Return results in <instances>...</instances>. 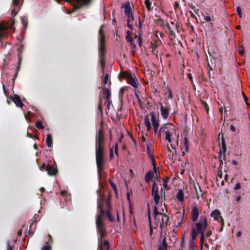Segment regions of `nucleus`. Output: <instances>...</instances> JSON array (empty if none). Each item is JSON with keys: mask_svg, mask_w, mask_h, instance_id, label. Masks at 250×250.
Instances as JSON below:
<instances>
[{"mask_svg": "<svg viewBox=\"0 0 250 250\" xmlns=\"http://www.w3.org/2000/svg\"><path fill=\"white\" fill-rule=\"evenodd\" d=\"M96 160L99 179H102V172L104 169V135L103 128L99 129L96 136Z\"/></svg>", "mask_w": 250, "mask_h": 250, "instance_id": "nucleus-1", "label": "nucleus"}, {"mask_svg": "<svg viewBox=\"0 0 250 250\" xmlns=\"http://www.w3.org/2000/svg\"><path fill=\"white\" fill-rule=\"evenodd\" d=\"M104 215H97L96 217V225L98 233L100 235L99 241H102L105 238L106 233L105 225L103 221V217Z\"/></svg>", "mask_w": 250, "mask_h": 250, "instance_id": "nucleus-2", "label": "nucleus"}, {"mask_svg": "<svg viewBox=\"0 0 250 250\" xmlns=\"http://www.w3.org/2000/svg\"><path fill=\"white\" fill-rule=\"evenodd\" d=\"M194 223V224L191 225V228H194L195 231L199 233L205 232L208 226V219L206 216L202 215L199 221Z\"/></svg>", "mask_w": 250, "mask_h": 250, "instance_id": "nucleus-3", "label": "nucleus"}, {"mask_svg": "<svg viewBox=\"0 0 250 250\" xmlns=\"http://www.w3.org/2000/svg\"><path fill=\"white\" fill-rule=\"evenodd\" d=\"M15 24V21L11 22L1 21L0 22V41L5 39L7 35L9 29H12Z\"/></svg>", "mask_w": 250, "mask_h": 250, "instance_id": "nucleus-4", "label": "nucleus"}, {"mask_svg": "<svg viewBox=\"0 0 250 250\" xmlns=\"http://www.w3.org/2000/svg\"><path fill=\"white\" fill-rule=\"evenodd\" d=\"M124 79H126L127 83L131 85L133 87H137L136 80L130 73L127 72L121 73L119 75V79L120 81H122Z\"/></svg>", "mask_w": 250, "mask_h": 250, "instance_id": "nucleus-5", "label": "nucleus"}, {"mask_svg": "<svg viewBox=\"0 0 250 250\" xmlns=\"http://www.w3.org/2000/svg\"><path fill=\"white\" fill-rule=\"evenodd\" d=\"M59 3L61 0H55ZM66 1L72 2L75 10L80 9L83 6L87 5L91 3L93 0H66Z\"/></svg>", "mask_w": 250, "mask_h": 250, "instance_id": "nucleus-6", "label": "nucleus"}, {"mask_svg": "<svg viewBox=\"0 0 250 250\" xmlns=\"http://www.w3.org/2000/svg\"><path fill=\"white\" fill-rule=\"evenodd\" d=\"M185 210L183 209V212L177 211L175 214L174 225L176 227L180 226L184 222Z\"/></svg>", "mask_w": 250, "mask_h": 250, "instance_id": "nucleus-7", "label": "nucleus"}, {"mask_svg": "<svg viewBox=\"0 0 250 250\" xmlns=\"http://www.w3.org/2000/svg\"><path fill=\"white\" fill-rule=\"evenodd\" d=\"M151 195L153 197L154 201L156 205L159 204L160 196L159 195V188L157 186L155 181H154L152 187Z\"/></svg>", "mask_w": 250, "mask_h": 250, "instance_id": "nucleus-8", "label": "nucleus"}, {"mask_svg": "<svg viewBox=\"0 0 250 250\" xmlns=\"http://www.w3.org/2000/svg\"><path fill=\"white\" fill-rule=\"evenodd\" d=\"M159 104L160 105V112L162 118L164 119H167L169 115V112L170 110V106L167 104H166L164 106L161 102L159 103Z\"/></svg>", "mask_w": 250, "mask_h": 250, "instance_id": "nucleus-9", "label": "nucleus"}, {"mask_svg": "<svg viewBox=\"0 0 250 250\" xmlns=\"http://www.w3.org/2000/svg\"><path fill=\"white\" fill-rule=\"evenodd\" d=\"M200 212L198 208L194 206L192 207L190 212V219L193 222H196L198 221L199 217Z\"/></svg>", "mask_w": 250, "mask_h": 250, "instance_id": "nucleus-10", "label": "nucleus"}, {"mask_svg": "<svg viewBox=\"0 0 250 250\" xmlns=\"http://www.w3.org/2000/svg\"><path fill=\"white\" fill-rule=\"evenodd\" d=\"M221 136V143H219V146H220L219 153H223V158H224L225 157V152L227 150L226 144V141H225V138L223 136V134L222 133L221 134H219V138H220Z\"/></svg>", "mask_w": 250, "mask_h": 250, "instance_id": "nucleus-11", "label": "nucleus"}, {"mask_svg": "<svg viewBox=\"0 0 250 250\" xmlns=\"http://www.w3.org/2000/svg\"><path fill=\"white\" fill-rule=\"evenodd\" d=\"M105 40L103 37L102 39H100V44L99 45V57H104L105 52Z\"/></svg>", "mask_w": 250, "mask_h": 250, "instance_id": "nucleus-12", "label": "nucleus"}, {"mask_svg": "<svg viewBox=\"0 0 250 250\" xmlns=\"http://www.w3.org/2000/svg\"><path fill=\"white\" fill-rule=\"evenodd\" d=\"M104 197L102 196L99 200L98 201V210L99 211L97 215H104L105 210L104 209Z\"/></svg>", "mask_w": 250, "mask_h": 250, "instance_id": "nucleus-13", "label": "nucleus"}, {"mask_svg": "<svg viewBox=\"0 0 250 250\" xmlns=\"http://www.w3.org/2000/svg\"><path fill=\"white\" fill-rule=\"evenodd\" d=\"M162 216V222L160 223V228L163 229L165 227H167L170 225L169 218L167 215L165 213H161Z\"/></svg>", "mask_w": 250, "mask_h": 250, "instance_id": "nucleus-14", "label": "nucleus"}, {"mask_svg": "<svg viewBox=\"0 0 250 250\" xmlns=\"http://www.w3.org/2000/svg\"><path fill=\"white\" fill-rule=\"evenodd\" d=\"M19 53L18 54V62L17 64V68L15 69V73L14 75V78H13V82H14L16 78L17 77L18 72L20 69L21 68V51L20 48L18 49Z\"/></svg>", "mask_w": 250, "mask_h": 250, "instance_id": "nucleus-15", "label": "nucleus"}, {"mask_svg": "<svg viewBox=\"0 0 250 250\" xmlns=\"http://www.w3.org/2000/svg\"><path fill=\"white\" fill-rule=\"evenodd\" d=\"M10 99L17 106L22 107L24 104L22 103L20 97L17 95L14 94L13 96L10 97Z\"/></svg>", "mask_w": 250, "mask_h": 250, "instance_id": "nucleus-16", "label": "nucleus"}, {"mask_svg": "<svg viewBox=\"0 0 250 250\" xmlns=\"http://www.w3.org/2000/svg\"><path fill=\"white\" fill-rule=\"evenodd\" d=\"M221 213L220 210L216 209L214 210L210 214V216L212 217L215 220L218 221L219 222L222 220V217L221 215Z\"/></svg>", "mask_w": 250, "mask_h": 250, "instance_id": "nucleus-17", "label": "nucleus"}, {"mask_svg": "<svg viewBox=\"0 0 250 250\" xmlns=\"http://www.w3.org/2000/svg\"><path fill=\"white\" fill-rule=\"evenodd\" d=\"M46 171L49 175L54 176L57 174V169L54 166H50L48 165H47Z\"/></svg>", "mask_w": 250, "mask_h": 250, "instance_id": "nucleus-18", "label": "nucleus"}, {"mask_svg": "<svg viewBox=\"0 0 250 250\" xmlns=\"http://www.w3.org/2000/svg\"><path fill=\"white\" fill-rule=\"evenodd\" d=\"M166 26L167 27L166 32L168 34L170 39L172 40L176 37L175 33L168 22L166 24Z\"/></svg>", "mask_w": 250, "mask_h": 250, "instance_id": "nucleus-19", "label": "nucleus"}, {"mask_svg": "<svg viewBox=\"0 0 250 250\" xmlns=\"http://www.w3.org/2000/svg\"><path fill=\"white\" fill-rule=\"evenodd\" d=\"M150 115L151 116V122L153 127H159L160 120L158 118L156 117L155 113L154 112H151Z\"/></svg>", "mask_w": 250, "mask_h": 250, "instance_id": "nucleus-20", "label": "nucleus"}, {"mask_svg": "<svg viewBox=\"0 0 250 250\" xmlns=\"http://www.w3.org/2000/svg\"><path fill=\"white\" fill-rule=\"evenodd\" d=\"M125 13L127 19H130V16L132 14V12L131 8L129 3L125 6Z\"/></svg>", "mask_w": 250, "mask_h": 250, "instance_id": "nucleus-21", "label": "nucleus"}, {"mask_svg": "<svg viewBox=\"0 0 250 250\" xmlns=\"http://www.w3.org/2000/svg\"><path fill=\"white\" fill-rule=\"evenodd\" d=\"M169 130V128H168V126L167 125L164 124L159 129L158 136L159 137H161V134L164 132L165 133H166V132Z\"/></svg>", "mask_w": 250, "mask_h": 250, "instance_id": "nucleus-22", "label": "nucleus"}, {"mask_svg": "<svg viewBox=\"0 0 250 250\" xmlns=\"http://www.w3.org/2000/svg\"><path fill=\"white\" fill-rule=\"evenodd\" d=\"M167 239L165 237L162 240V243L159 246L158 250H167Z\"/></svg>", "mask_w": 250, "mask_h": 250, "instance_id": "nucleus-23", "label": "nucleus"}, {"mask_svg": "<svg viewBox=\"0 0 250 250\" xmlns=\"http://www.w3.org/2000/svg\"><path fill=\"white\" fill-rule=\"evenodd\" d=\"M154 176L153 172L152 171H149L145 175V181L147 183H149L152 180Z\"/></svg>", "mask_w": 250, "mask_h": 250, "instance_id": "nucleus-24", "label": "nucleus"}, {"mask_svg": "<svg viewBox=\"0 0 250 250\" xmlns=\"http://www.w3.org/2000/svg\"><path fill=\"white\" fill-rule=\"evenodd\" d=\"M46 145L50 147L53 145V139H52V136L51 134H48L47 135V137L46 139Z\"/></svg>", "mask_w": 250, "mask_h": 250, "instance_id": "nucleus-25", "label": "nucleus"}, {"mask_svg": "<svg viewBox=\"0 0 250 250\" xmlns=\"http://www.w3.org/2000/svg\"><path fill=\"white\" fill-rule=\"evenodd\" d=\"M103 93L104 96V98L106 99V100L110 99L111 93L108 89L106 88H104L103 90Z\"/></svg>", "mask_w": 250, "mask_h": 250, "instance_id": "nucleus-26", "label": "nucleus"}, {"mask_svg": "<svg viewBox=\"0 0 250 250\" xmlns=\"http://www.w3.org/2000/svg\"><path fill=\"white\" fill-rule=\"evenodd\" d=\"M100 250H109V244L107 241H104L103 244H100L99 246Z\"/></svg>", "mask_w": 250, "mask_h": 250, "instance_id": "nucleus-27", "label": "nucleus"}, {"mask_svg": "<svg viewBox=\"0 0 250 250\" xmlns=\"http://www.w3.org/2000/svg\"><path fill=\"white\" fill-rule=\"evenodd\" d=\"M181 144L185 147V151L187 152L189 150V143L187 137L184 138V140L181 142Z\"/></svg>", "mask_w": 250, "mask_h": 250, "instance_id": "nucleus-28", "label": "nucleus"}, {"mask_svg": "<svg viewBox=\"0 0 250 250\" xmlns=\"http://www.w3.org/2000/svg\"><path fill=\"white\" fill-rule=\"evenodd\" d=\"M177 199L180 202L184 201V192L182 189H180L178 190V192L176 195Z\"/></svg>", "mask_w": 250, "mask_h": 250, "instance_id": "nucleus-29", "label": "nucleus"}, {"mask_svg": "<svg viewBox=\"0 0 250 250\" xmlns=\"http://www.w3.org/2000/svg\"><path fill=\"white\" fill-rule=\"evenodd\" d=\"M152 144L148 143L146 145V153L148 157H150L153 156L152 151Z\"/></svg>", "mask_w": 250, "mask_h": 250, "instance_id": "nucleus-30", "label": "nucleus"}, {"mask_svg": "<svg viewBox=\"0 0 250 250\" xmlns=\"http://www.w3.org/2000/svg\"><path fill=\"white\" fill-rule=\"evenodd\" d=\"M191 240L190 241H193L195 242V240L196 239L197 235L199 234V233L195 231L194 228H191Z\"/></svg>", "mask_w": 250, "mask_h": 250, "instance_id": "nucleus-31", "label": "nucleus"}, {"mask_svg": "<svg viewBox=\"0 0 250 250\" xmlns=\"http://www.w3.org/2000/svg\"><path fill=\"white\" fill-rule=\"evenodd\" d=\"M105 214H106L108 220L110 222H113L114 221L115 219H114V217L112 215L111 213V210L110 209H106L105 210Z\"/></svg>", "mask_w": 250, "mask_h": 250, "instance_id": "nucleus-32", "label": "nucleus"}, {"mask_svg": "<svg viewBox=\"0 0 250 250\" xmlns=\"http://www.w3.org/2000/svg\"><path fill=\"white\" fill-rule=\"evenodd\" d=\"M145 125L146 126L147 131H149L151 127V125L148 115L145 117Z\"/></svg>", "mask_w": 250, "mask_h": 250, "instance_id": "nucleus-33", "label": "nucleus"}, {"mask_svg": "<svg viewBox=\"0 0 250 250\" xmlns=\"http://www.w3.org/2000/svg\"><path fill=\"white\" fill-rule=\"evenodd\" d=\"M165 134L166 140L171 143L172 142L171 136H172V134L169 131V129L166 132V133H165Z\"/></svg>", "mask_w": 250, "mask_h": 250, "instance_id": "nucleus-34", "label": "nucleus"}, {"mask_svg": "<svg viewBox=\"0 0 250 250\" xmlns=\"http://www.w3.org/2000/svg\"><path fill=\"white\" fill-rule=\"evenodd\" d=\"M109 182L111 187L112 188L115 192L116 194H117L118 190L116 184L114 182H113L111 180H109Z\"/></svg>", "mask_w": 250, "mask_h": 250, "instance_id": "nucleus-35", "label": "nucleus"}, {"mask_svg": "<svg viewBox=\"0 0 250 250\" xmlns=\"http://www.w3.org/2000/svg\"><path fill=\"white\" fill-rule=\"evenodd\" d=\"M199 234L201 235V236H200V244H201V247H202L203 245V243H204V241H205V232L199 233Z\"/></svg>", "mask_w": 250, "mask_h": 250, "instance_id": "nucleus-36", "label": "nucleus"}, {"mask_svg": "<svg viewBox=\"0 0 250 250\" xmlns=\"http://www.w3.org/2000/svg\"><path fill=\"white\" fill-rule=\"evenodd\" d=\"M100 58V62L103 69V72H104V68L105 66V60L104 57H99Z\"/></svg>", "mask_w": 250, "mask_h": 250, "instance_id": "nucleus-37", "label": "nucleus"}, {"mask_svg": "<svg viewBox=\"0 0 250 250\" xmlns=\"http://www.w3.org/2000/svg\"><path fill=\"white\" fill-rule=\"evenodd\" d=\"M103 26L104 25H102L99 31V34L100 36V39H102L103 37L104 38V40H105V37L104 34V30H103Z\"/></svg>", "mask_w": 250, "mask_h": 250, "instance_id": "nucleus-38", "label": "nucleus"}, {"mask_svg": "<svg viewBox=\"0 0 250 250\" xmlns=\"http://www.w3.org/2000/svg\"><path fill=\"white\" fill-rule=\"evenodd\" d=\"M36 126L37 128L40 129H42L44 128V126L42 125V122L40 121L36 122Z\"/></svg>", "mask_w": 250, "mask_h": 250, "instance_id": "nucleus-39", "label": "nucleus"}, {"mask_svg": "<svg viewBox=\"0 0 250 250\" xmlns=\"http://www.w3.org/2000/svg\"><path fill=\"white\" fill-rule=\"evenodd\" d=\"M13 4L15 8L19 9L20 4V0H13Z\"/></svg>", "mask_w": 250, "mask_h": 250, "instance_id": "nucleus-40", "label": "nucleus"}, {"mask_svg": "<svg viewBox=\"0 0 250 250\" xmlns=\"http://www.w3.org/2000/svg\"><path fill=\"white\" fill-rule=\"evenodd\" d=\"M195 247V242L193 241H189V248L190 250H193Z\"/></svg>", "mask_w": 250, "mask_h": 250, "instance_id": "nucleus-41", "label": "nucleus"}, {"mask_svg": "<svg viewBox=\"0 0 250 250\" xmlns=\"http://www.w3.org/2000/svg\"><path fill=\"white\" fill-rule=\"evenodd\" d=\"M98 108L101 114L103 113L102 99H100L98 104Z\"/></svg>", "mask_w": 250, "mask_h": 250, "instance_id": "nucleus-42", "label": "nucleus"}, {"mask_svg": "<svg viewBox=\"0 0 250 250\" xmlns=\"http://www.w3.org/2000/svg\"><path fill=\"white\" fill-rule=\"evenodd\" d=\"M154 213L155 218L157 217V216L158 215H161V213L158 212V208L156 206H155L154 208Z\"/></svg>", "mask_w": 250, "mask_h": 250, "instance_id": "nucleus-43", "label": "nucleus"}, {"mask_svg": "<svg viewBox=\"0 0 250 250\" xmlns=\"http://www.w3.org/2000/svg\"><path fill=\"white\" fill-rule=\"evenodd\" d=\"M150 157L151 158V160L152 161L153 169H156V168H157L156 164L155 159H154L153 155L152 156H150Z\"/></svg>", "mask_w": 250, "mask_h": 250, "instance_id": "nucleus-44", "label": "nucleus"}, {"mask_svg": "<svg viewBox=\"0 0 250 250\" xmlns=\"http://www.w3.org/2000/svg\"><path fill=\"white\" fill-rule=\"evenodd\" d=\"M150 157L151 158V160L152 161L153 169H156V168H157L156 164L155 159H154L153 155L152 156H150Z\"/></svg>", "mask_w": 250, "mask_h": 250, "instance_id": "nucleus-45", "label": "nucleus"}, {"mask_svg": "<svg viewBox=\"0 0 250 250\" xmlns=\"http://www.w3.org/2000/svg\"><path fill=\"white\" fill-rule=\"evenodd\" d=\"M150 157L151 158V160L152 161L153 169H156V168H157L156 164L155 159H154L153 155L152 156H150Z\"/></svg>", "mask_w": 250, "mask_h": 250, "instance_id": "nucleus-46", "label": "nucleus"}, {"mask_svg": "<svg viewBox=\"0 0 250 250\" xmlns=\"http://www.w3.org/2000/svg\"><path fill=\"white\" fill-rule=\"evenodd\" d=\"M236 11L240 18L242 17V13L240 6H238L236 8Z\"/></svg>", "mask_w": 250, "mask_h": 250, "instance_id": "nucleus-47", "label": "nucleus"}, {"mask_svg": "<svg viewBox=\"0 0 250 250\" xmlns=\"http://www.w3.org/2000/svg\"><path fill=\"white\" fill-rule=\"evenodd\" d=\"M155 17H157L158 18L157 19L154 20V22L155 23L159 24L160 21H162V22L163 21V20L160 17H159L156 14Z\"/></svg>", "mask_w": 250, "mask_h": 250, "instance_id": "nucleus-48", "label": "nucleus"}, {"mask_svg": "<svg viewBox=\"0 0 250 250\" xmlns=\"http://www.w3.org/2000/svg\"><path fill=\"white\" fill-rule=\"evenodd\" d=\"M108 76H109V75L108 73H106L104 76V78L103 80V83L104 84H106L107 83V81L108 80Z\"/></svg>", "mask_w": 250, "mask_h": 250, "instance_id": "nucleus-49", "label": "nucleus"}, {"mask_svg": "<svg viewBox=\"0 0 250 250\" xmlns=\"http://www.w3.org/2000/svg\"><path fill=\"white\" fill-rule=\"evenodd\" d=\"M151 48L153 50H156L157 47V43L156 42H151Z\"/></svg>", "mask_w": 250, "mask_h": 250, "instance_id": "nucleus-50", "label": "nucleus"}, {"mask_svg": "<svg viewBox=\"0 0 250 250\" xmlns=\"http://www.w3.org/2000/svg\"><path fill=\"white\" fill-rule=\"evenodd\" d=\"M245 50L243 46H241L239 47V53L241 55H243L244 54Z\"/></svg>", "mask_w": 250, "mask_h": 250, "instance_id": "nucleus-51", "label": "nucleus"}, {"mask_svg": "<svg viewBox=\"0 0 250 250\" xmlns=\"http://www.w3.org/2000/svg\"><path fill=\"white\" fill-rule=\"evenodd\" d=\"M190 8L194 10L195 13H197L199 11V9L197 8L195 5L192 4L190 6Z\"/></svg>", "mask_w": 250, "mask_h": 250, "instance_id": "nucleus-52", "label": "nucleus"}, {"mask_svg": "<svg viewBox=\"0 0 250 250\" xmlns=\"http://www.w3.org/2000/svg\"><path fill=\"white\" fill-rule=\"evenodd\" d=\"M202 104H203V105H204V108H205V110H206L207 112H208V111L209 110V106H208V105L205 102H203Z\"/></svg>", "mask_w": 250, "mask_h": 250, "instance_id": "nucleus-53", "label": "nucleus"}, {"mask_svg": "<svg viewBox=\"0 0 250 250\" xmlns=\"http://www.w3.org/2000/svg\"><path fill=\"white\" fill-rule=\"evenodd\" d=\"M127 27L128 28H129L130 29L132 30L133 29V26H132V25L130 23V19H127Z\"/></svg>", "mask_w": 250, "mask_h": 250, "instance_id": "nucleus-54", "label": "nucleus"}, {"mask_svg": "<svg viewBox=\"0 0 250 250\" xmlns=\"http://www.w3.org/2000/svg\"><path fill=\"white\" fill-rule=\"evenodd\" d=\"M106 103H107V108L108 110H109L110 108V104L112 103V101L111 99H109L108 100H106Z\"/></svg>", "mask_w": 250, "mask_h": 250, "instance_id": "nucleus-55", "label": "nucleus"}, {"mask_svg": "<svg viewBox=\"0 0 250 250\" xmlns=\"http://www.w3.org/2000/svg\"><path fill=\"white\" fill-rule=\"evenodd\" d=\"M219 157L220 159V165L223 164V159H225V158H223V153H220L219 154Z\"/></svg>", "mask_w": 250, "mask_h": 250, "instance_id": "nucleus-56", "label": "nucleus"}, {"mask_svg": "<svg viewBox=\"0 0 250 250\" xmlns=\"http://www.w3.org/2000/svg\"><path fill=\"white\" fill-rule=\"evenodd\" d=\"M168 99H172V98H173L172 92L170 88L168 89Z\"/></svg>", "mask_w": 250, "mask_h": 250, "instance_id": "nucleus-57", "label": "nucleus"}, {"mask_svg": "<svg viewBox=\"0 0 250 250\" xmlns=\"http://www.w3.org/2000/svg\"><path fill=\"white\" fill-rule=\"evenodd\" d=\"M220 222L221 226V228L220 229V231H222L223 229V227L225 225L224 221V220L223 218H222V220H220Z\"/></svg>", "mask_w": 250, "mask_h": 250, "instance_id": "nucleus-58", "label": "nucleus"}, {"mask_svg": "<svg viewBox=\"0 0 250 250\" xmlns=\"http://www.w3.org/2000/svg\"><path fill=\"white\" fill-rule=\"evenodd\" d=\"M46 167H47V165H46V164L45 163H44L42 164L41 167H40V169L41 170H46Z\"/></svg>", "mask_w": 250, "mask_h": 250, "instance_id": "nucleus-59", "label": "nucleus"}, {"mask_svg": "<svg viewBox=\"0 0 250 250\" xmlns=\"http://www.w3.org/2000/svg\"><path fill=\"white\" fill-rule=\"evenodd\" d=\"M185 246V242L184 238H182L181 242V249L180 250H183L182 248H184Z\"/></svg>", "mask_w": 250, "mask_h": 250, "instance_id": "nucleus-60", "label": "nucleus"}, {"mask_svg": "<svg viewBox=\"0 0 250 250\" xmlns=\"http://www.w3.org/2000/svg\"><path fill=\"white\" fill-rule=\"evenodd\" d=\"M51 250V247L50 246H44L42 248V250Z\"/></svg>", "mask_w": 250, "mask_h": 250, "instance_id": "nucleus-61", "label": "nucleus"}, {"mask_svg": "<svg viewBox=\"0 0 250 250\" xmlns=\"http://www.w3.org/2000/svg\"><path fill=\"white\" fill-rule=\"evenodd\" d=\"M115 152L117 156H118V144L116 143L114 146Z\"/></svg>", "mask_w": 250, "mask_h": 250, "instance_id": "nucleus-62", "label": "nucleus"}, {"mask_svg": "<svg viewBox=\"0 0 250 250\" xmlns=\"http://www.w3.org/2000/svg\"><path fill=\"white\" fill-rule=\"evenodd\" d=\"M188 78L189 79V80L190 81L191 83H193V78H192V75L190 73H188Z\"/></svg>", "mask_w": 250, "mask_h": 250, "instance_id": "nucleus-63", "label": "nucleus"}, {"mask_svg": "<svg viewBox=\"0 0 250 250\" xmlns=\"http://www.w3.org/2000/svg\"><path fill=\"white\" fill-rule=\"evenodd\" d=\"M212 234V231L211 230H208L206 233H205V235L206 237H208L210 236Z\"/></svg>", "mask_w": 250, "mask_h": 250, "instance_id": "nucleus-64", "label": "nucleus"}]
</instances>
